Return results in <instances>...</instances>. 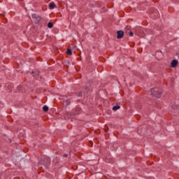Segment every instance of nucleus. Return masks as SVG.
<instances>
[{"label": "nucleus", "mask_w": 179, "mask_h": 179, "mask_svg": "<svg viewBox=\"0 0 179 179\" xmlns=\"http://www.w3.org/2000/svg\"><path fill=\"white\" fill-rule=\"evenodd\" d=\"M50 164H51V159L50 157L43 155L38 162V166L39 169H42V170L44 171L50 167Z\"/></svg>", "instance_id": "1"}, {"label": "nucleus", "mask_w": 179, "mask_h": 179, "mask_svg": "<svg viewBox=\"0 0 179 179\" xmlns=\"http://www.w3.org/2000/svg\"><path fill=\"white\" fill-rule=\"evenodd\" d=\"M150 93L152 96H154V97L160 99V97H162V94H163V90H162V89L158 87L152 88L150 90Z\"/></svg>", "instance_id": "2"}, {"label": "nucleus", "mask_w": 179, "mask_h": 179, "mask_svg": "<svg viewBox=\"0 0 179 179\" xmlns=\"http://www.w3.org/2000/svg\"><path fill=\"white\" fill-rule=\"evenodd\" d=\"M82 111V108H80L79 106H77L73 109L71 113H70L71 117H75L76 114H79Z\"/></svg>", "instance_id": "3"}, {"label": "nucleus", "mask_w": 179, "mask_h": 179, "mask_svg": "<svg viewBox=\"0 0 179 179\" xmlns=\"http://www.w3.org/2000/svg\"><path fill=\"white\" fill-rule=\"evenodd\" d=\"M32 19L34 20V22H35L36 24L40 23V20H41V17L36 14L32 15Z\"/></svg>", "instance_id": "4"}, {"label": "nucleus", "mask_w": 179, "mask_h": 179, "mask_svg": "<svg viewBox=\"0 0 179 179\" xmlns=\"http://www.w3.org/2000/svg\"><path fill=\"white\" fill-rule=\"evenodd\" d=\"M63 100H64V106H69V104H71V100H69V99H68V96H64V98H63Z\"/></svg>", "instance_id": "5"}, {"label": "nucleus", "mask_w": 179, "mask_h": 179, "mask_svg": "<svg viewBox=\"0 0 179 179\" xmlns=\"http://www.w3.org/2000/svg\"><path fill=\"white\" fill-rule=\"evenodd\" d=\"M124 37V31H117V38H122Z\"/></svg>", "instance_id": "6"}, {"label": "nucleus", "mask_w": 179, "mask_h": 179, "mask_svg": "<svg viewBox=\"0 0 179 179\" xmlns=\"http://www.w3.org/2000/svg\"><path fill=\"white\" fill-rule=\"evenodd\" d=\"M178 64V61L176 60V59H173L172 62H171V67L172 68H176V66H177V65Z\"/></svg>", "instance_id": "7"}, {"label": "nucleus", "mask_w": 179, "mask_h": 179, "mask_svg": "<svg viewBox=\"0 0 179 179\" xmlns=\"http://www.w3.org/2000/svg\"><path fill=\"white\" fill-rule=\"evenodd\" d=\"M120 108H121V107L120 106H114L113 107V111H117V110H120Z\"/></svg>", "instance_id": "8"}, {"label": "nucleus", "mask_w": 179, "mask_h": 179, "mask_svg": "<svg viewBox=\"0 0 179 179\" xmlns=\"http://www.w3.org/2000/svg\"><path fill=\"white\" fill-rule=\"evenodd\" d=\"M49 8H50V9H54V8H55V3H50L49 4Z\"/></svg>", "instance_id": "9"}, {"label": "nucleus", "mask_w": 179, "mask_h": 179, "mask_svg": "<svg viewBox=\"0 0 179 179\" xmlns=\"http://www.w3.org/2000/svg\"><path fill=\"white\" fill-rule=\"evenodd\" d=\"M48 27L49 29H52V27H54V24H52V22H48Z\"/></svg>", "instance_id": "10"}, {"label": "nucleus", "mask_w": 179, "mask_h": 179, "mask_svg": "<svg viewBox=\"0 0 179 179\" xmlns=\"http://www.w3.org/2000/svg\"><path fill=\"white\" fill-rule=\"evenodd\" d=\"M43 110L45 111V113H47V111H48V106H44L43 107Z\"/></svg>", "instance_id": "11"}, {"label": "nucleus", "mask_w": 179, "mask_h": 179, "mask_svg": "<svg viewBox=\"0 0 179 179\" xmlns=\"http://www.w3.org/2000/svg\"><path fill=\"white\" fill-rule=\"evenodd\" d=\"M66 53L68 54V55H72V50L68 49Z\"/></svg>", "instance_id": "12"}, {"label": "nucleus", "mask_w": 179, "mask_h": 179, "mask_svg": "<svg viewBox=\"0 0 179 179\" xmlns=\"http://www.w3.org/2000/svg\"><path fill=\"white\" fill-rule=\"evenodd\" d=\"M17 89L19 90H22V89H23V87L22 85H18Z\"/></svg>", "instance_id": "13"}, {"label": "nucleus", "mask_w": 179, "mask_h": 179, "mask_svg": "<svg viewBox=\"0 0 179 179\" xmlns=\"http://www.w3.org/2000/svg\"><path fill=\"white\" fill-rule=\"evenodd\" d=\"M129 36H130L131 37L134 36V32H132V31H130V32L129 33Z\"/></svg>", "instance_id": "14"}, {"label": "nucleus", "mask_w": 179, "mask_h": 179, "mask_svg": "<svg viewBox=\"0 0 179 179\" xmlns=\"http://www.w3.org/2000/svg\"><path fill=\"white\" fill-rule=\"evenodd\" d=\"M78 97H81V96H82V92H78Z\"/></svg>", "instance_id": "15"}, {"label": "nucleus", "mask_w": 179, "mask_h": 179, "mask_svg": "<svg viewBox=\"0 0 179 179\" xmlns=\"http://www.w3.org/2000/svg\"><path fill=\"white\" fill-rule=\"evenodd\" d=\"M64 157H68V155L65 154L64 155Z\"/></svg>", "instance_id": "16"}, {"label": "nucleus", "mask_w": 179, "mask_h": 179, "mask_svg": "<svg viewBox=\"0 0 179 179\" xmlns=\"http://www.w3.org/2000/svg\"><path fill=\"white\" fill-rule=\"evenodd\" d=\"M89 88L87 87H85V90L87 91Z\"/></svg>", "instance_id": "17"}, {"label": "nucleus", "mask_w": 179, "mask_h": 179, "mask_svg": "<svg viewBox=\"0 0 179 179\" xmlns=\"http://www.w3.org/2000/svg\"><path fill=\"white\" fill-rule=\"evenodd\" d=\"M178 108L176 109V111H177Z\"/></svg>", "instance_id": "18"}]
</instances>
